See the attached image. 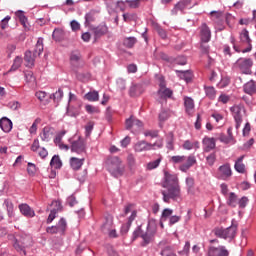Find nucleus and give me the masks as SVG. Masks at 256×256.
Masks as SVG:
<instances>
[{"label": "nucleus", "mask_w": 256, "mask_h": 256, "mask_svg": "<svg viewBox=\"0 0 256 256\" xmlns=\"http://www.w3.org/2000/svg\"><path fill=\"white\" fill-rule=\"evenodd\" d=\"M162 187L166 189L161 191L164 203H169L171 200H181V186L179 185V178L175 174L165 171Z\"/></svg>", "instance_id": "1"}, {"label": "nucleus", "mask_w": 256, "mask_h": 256, "mask_svg": "<svg viewBox=\"0 0 256 256\" xmlns=\"http://www.w3.org/2000/svg\"><path fill=\"white\" fill-rule=\"evenodd\" d=\"M106 165L113 177H121L125 173V166H123V162L117 156H109L106 160Z\"/></svg>", "instance_id": "2"}, {"label": "nucleus", "mask_w": 256, "mask_h": 256, "mask_svg": "<svg viewBox=\"0 0 256 256\" xmlns=\"http://www.w3.org/2000/svg\"><path fill=\"white\" fill-rule=\"evenodd\" d=\"M213 233L215 237L225 239V241H229V243H231L232 239H235V236L237 235V224H235V219L232 220L230 227H216L213 229Z\"/></svg>", "instance_id": "3"}, {"label": "nucleus", "mask_w": 256, "mask_h": 256, "mask_svg": "<svg viewBox=\"0 0 256 256\" xmlns=\"http://www.w3.org/2000/svg\"><path fill=\"white\" fill-rule=\"evenodd\" d=\"M44 45L43 38L40 37L37 40V43L34 48V53L31 50L25 52L24 61L26 63V67H33L35 65V58L40 57L41 53H43Z\"/></svg>", "instance_id": "4"}, {"label": "nucleus", "mask_w": 256, "mask_h": 256, "mask_svg": "<svg viewBox=\"0 0 256 256\" xmlns=\"http://www.w3.org/2000/svg\"><path fill=\"white\" fill-rule=\"evenodd\" d=\"M155 233H157V227L155 226V223L149 222L147 225L146 232L141 234V239H143L142 246L146 247V245H149L153 241V237H155Z\"/></svg>", "instance_id": "5"}, {"label": "nucleus", "mask_w": 256, "mask_h": 256, "mask_svg": "<svg viewBox=\"0 0 256 256\" xmlns=\"http://www.w3.org/2000/svg\"><path fill=\"white\" fill-rule=\"evenodd\" d=\"M78 100L77 95L69 92L68 105H67V115L70 117H77L79 115V108L77 107Z\"/></svg>", "instance_id": "6"}, {"label": "nucleus", "mask_w": 256, "mask_h": 256, "mask_svg": "<svg viewBox=\"0 0 256 256\" xmlns=\"http://www.w3.org/2000/svg\"><path fill=\"white\" fill-rule=\"evenodd\" d=\"M235 65L244 75H251L253 73L251 71V67H253V60L251 58H239Z\"/></svg>", "instance_id": "7"}, {"label": "nucleus", "mask_w": 256, "mask_h": 256, "mask_svg": "<svg viewBox=\"0 0 256 256\" xmlns=\"http://www.w3.org/2000/svg\"><path fill=\"white\" fill-rule=\"evenodd\" d=\"M8 239L10 241H14L13 247L18 251L19 253H23V255H26L25 247H27V241L31 239L29 236H26L25 238H16L13 235H8Z\"/></svg>", "instance_id": "8"}, {"label": "nucleus", "mask_w": 256, "mask_h": 256, "mask_svg": "<svg viewBox=\"0 0 256 256\" xmlns=\"http://www.w3.org/2000/svg\"><path fill=\"white\" fill-rule=\"evenodd\" d=\"M218 179L222 181H227L233 172L231 171V165L226 163L218 168Z\"/></svg>", "instance_id": "9"}, {"label": "nucleus", "mask_w": 256, "mask_h": 256, "mask_svg": "<svg viewBox=\"0 0 256 256\" xmlns=\"http://www.w3.org/2000/svg\"><path fill=\"white\" fill-rule=\"evenodd\" d=\"M208 255L212 256H229V250L223 245H220L218 247L215 246H209L208 247Z\"/></svg>", "instance_id": "10"}, {"label": "nucleus", "mask_w": 256, "mask_h": 256, "mask_svg": "<svg viewBox=\"0 0 256 256\" xmlns=\"http://www.w3.org/2000/svg\"><path fill=\"white\" fill-rule=\"evenodd\" d=\"M86 149L87 146L85 145V140L81 137H79L71 144V151L73 153H85Z\"/></svg>", "instance_id": "11"}, {"label": "nucleus", "mask_w": 256, "mask_h": 256, "mask_svg": "<svg viewBox=\"0 0 256 256\" xmlns=\"http://www.w3.org/2000/svg\"><path fill=\"white\" fill-rule=\"evenodd\" d=\"M200 39L202 43H209L211 41V29L207 26V23H203L200 26Z\"/></svg>", "instance_id": "12"}, {"label": "nucleus", "mask_w": 256, "mask_h": 256, "mask_svg": "<svg viewBox=\"0 0 256 256\" xmlns=\"http://www.w3.org/2000/svg\"><path fill=\"white\" fill-rule=\"evenodd\" d=\"M216 143H217V139L205 136L202 140L203 151L205 153H209L210 151H213V149H215L216 147Z\"/></svg>", "instance_id": "13"}, {"label": "nucleus", "mask_w": 256, "mask_h": 256, "mask_svg": "<svg viewBox=\"0 0 256 256\" xmlns=\"http://www.w3.org/2000/svg\"><path fill=\"white\" fill-rule=\"evenodd\" d=\"M70 63L74 69L83 67V59H81V53L74 51L70 54Z\"/></svg>", "instance_id": "14"}, {"label": "nucleus", "mask_w": 256, "mask_h": 256, "mask_svg": "<svg viewBox=\"0 0 256 256\" xmlns=\"http://www.w3.org/2000/svg\"><path fill=\"white\" fill-rule=\"evenodd\" d=\"M230 111H232L235 123H236V129L238 130L239 127H241V123H243V115L241 114V107L239 106H232L230 108Z\"/></svg>", "instance_id": "15"}, {"label": "nucleus", "mask_w": 256, "mask_h": 256, "mask_svg": "<svg viewBox=\"0 0 256 256\" xmlns=\"http://www.w3.org/2000/svg\"><path fill=\"white\" fill-rule=\"evenodd\" d=\"M126 129L128 131H131L132 127H136V129H141L143 127V122H141V120L130 116L128 119H126Z\"/></svg>", "instance_id": "16"}, {"label": "nucleus", "mask_w": 256, "mask_h": 256, "mask_svg": "<svg viewBox=\"0 0 256 256\" xmlns=\"http://www.w3.org/2000/svg\"><path fill=\"white\" fill-rule=\"evenodd\" d=\"M52 206L56 207L50 211V214L46 220V223L49 225L50 223H53L55 221V218L57 217V212L61 210V202L59 201H53Z\"/></svg>", "instance_id": "17"}, {"label": "nucleus", "mask_w": 256, "mask_h": 256, "mask_svg": "<svg viewBox=\"0 0 256 256\" xmlns=\"http://www.w3.org/2000/svg\"><path fill=\"white\" fill-rule=\"evenodd\" d=\"M0 128L3 133H11L13 130V121L7 117H2L0 119Z\"/></svg>", "instance_id": "18"}, {"label": "nucleus", "mask_w": 256, "mask_h": 256, "mask_svg": "<svg viewBox=\"0 0 256 256\" xmlns=\"http://www.w3.org/2000/svg\"><path fill=\"white\" fill-rule=\"evenodd\" d=\"M18 208L20 210V213H22L24 217H28V218L35 217V210L28 204H20Z\"/></svg>", "instance_id": "19"}, {"label": "nucleus", "mask_w": 256, "mask_h": 256, "mask_svg": "<svg viewBox=\"0 0 256 256\" xmlns=\"http://www.w3.org/2000/svg\"><path fill=\"white\" fill-rule=\"evenodd\" d=\"M151 147V143H148L145 140H141L134 145V151L137 153H142V151H151Z\"/></svg>", "instance_id": "20"}, {"label": "nucleus", "mask_w": 256, "mask_h": 256, "mask_svg": "<svg viewBox=\"0 0 256 256\" xmlns=\"http://www.w3.org/2000/svg\"><path fill=\"white\" fill-rule=\"evenodd\" d=\"M144 91L145 89H143V85L132 84L129 89V95L130 97H139L140 95H143Z\"/></svg>", "instance_id": "21"}, {"label": "nucleus", "mask_w": 256, "mask_h": 256, "mask_svg": "<svg viewBox=\"0 0 256 256\" xmlns=\"http://www.w3.org/2000/svg\"><path fill=\"white\" fill-rule=\"evenodd\" d=\"M52 39L56 43H62L65 40V30L63 28H55L52 33Z\"/></svg>", "instance_id": "22"}, {"label": "nucleus", "mask_w": 256, "mask_h": 256, "mask_svg": "<svg viewBox=\"0 0 256 256\" xmlns=\"http://www.w3.org/2000/svg\"><path fill=\"white\" fill-rule=\"evenodd\" d=\"M92 31L94 33L95 39H99V37H103V35H107V31H109V28H107V25L101 24L97 27L92 28Z\"/></svg>", "instance_id": "23"}, {"label": "nucleus", "mask_w": 256, "mask_h": 256, "mask_svg": "<svg viewBox=\"0 0 256 256\" xmlns=\"http://www.w3.org/2000/svg\"><path fill=\"white\" fill-rule=\"evenodd\" d=\"M195 163H197V158H195L193 155L188 156L187 162L180 166V171L187 173V171H189V169H191Z\"/></svg>", "instance_id": "24"}, {"label": "nucleus", "mask_w": 256, "mask_h": 256, "mask_svg": "<svg viewBox=\"0 0 256 256\" xmlns=\"http://www.w3.org/2000/svg\"><path fill=\"white\" fill-rule=\"evenodd\" d=\"M113 229V216L108 215L105 218V222L101 226L103 233H109Z\"/></svg>", "instance_id": "25"}, {"label": "nucleus", "mask_w": 256, "mask_h": 256, "mask_svg": "<svg viewBox=\"0 0 256 256\" xmlns=\"http://www.w3.org/2000/svg\"><path fill=\"white\" fill-rule=\"evenodd\" d=\"M83 163H85V158H82V159H79L76 157L70 158V167H72L74 171H79V169L83 167Z\"/></svg>", "instance_id": "26"}, {"label": "nucleus", "mask_w": 256, "mask_h": 256, "mask_svg": "<svg viewBox=\"0 0 256 256\" xmlns=\"http://www.w3.org/2000/svg\"><path fill=\"white\" fill-rule=\"evenodd\" d=\"M40 137L42 141L49 143V141H51V137H53V131L51 130V127L45 126L42 133H40Z\"/></svg>", "instance_id": "27"}, {"label": "nucleus", "mask_w": 256, "mask_h": 256, "mask_svg": "<svg viewBox=\"0 0 256 256\" xmlns=\"http://www.w3.org/2000/svg\"><path fill=\"white\" fill-rule=\"evenodd\" d=\"M184 107L188 115H191V113H193V109H195V102L192 100L191 97H184Z\"/></svg>", "instance_id": "28"}, {"label": "nucleus", "mask_w": 256, "mask_h": 256, "mask_svg": "<svg viewBox=\"0 0 256 256\" xmlns=\"http://www.w3.org/2000/svg\"><path fill=\"white\" fill-rule=\"evenodd\" d=\"M3 207L6 208L8 217L10 219L15 217V207L13 206V202H11V200H8V199L4 200Z\"/></svg>", "instance_id": "29"}, {"label": "nucleus", "mask_w": 256, "mask_h": 256, "mask_svg": "<svg viewBox=\"0 0 256 256\" xmlns=\"http://www.w3.org/2000/svg\"><path fill=\"white\" fill-rule=\"evenodd\" d=\"M176 73H178V77L186 81V83H189V81L193 79V72H191V70H176Z\"/></svg>", "instance_id": "30"}, {"label": "nucleus", "mask_w": 256, "mask_h": 256, "mask_svg": "<svg viewBox=\"0 0 256 256\" xmlns=\"http://www.w3.org/2000/svg\"><path fill=\"white\" fill-rule=\"evenodd\" d=\"M243 89H244V92L247 93V95H255L256 93L255 81L250 80L244 85Z\"/></svg>", "instance_id": "31"}, {"label": "nucleus", "mask_w": 256, "mask_h": 256, "mask_svg": "<svg viewBox=\"0 0 256 256\" xmlns=\"http://www.w3.org/2000/svg\"><path fill=\"white\" fill-rule=\"evenodd\" d=\"M50 167L52 169H61V167H63V161H61V157H59V155H54L52 157Z\"/></svg>", "instance_id": "32"}, {"label": "nucleus", "mask_w": 256, "mask_h": 256, "mask_svg": "<svg viewBox=\"0 0 256 256\" xmlns=\"http://www.w3.org/2000/svg\"><path fill=\"white\" fill-rule=\"evenodd\" d=\"M160 99H171L173 97V90L169 88H162L158 90Z\"/></svg>", "instance_id": "33"}, {"label": "nucleus", "mask_w": 256, "mask_h": 256, "mask_svg": "<svg viewBox=\"0 0 256 256\" xmlns=\"http://www.w3.org/2000/svg\"><path fill=\"white\" fill-rule=\"evenodd\" d=\"M204 91L206 97H208V99H211V101H213L215 97H217V90H215V87L213 86H204Z\"/></svg>", "instance_id": "34"}, {"label": "nucleus", "mask_w": 256, "mask_h": 256, "mask_svg": "<svg viewBox=\"0 0 256 256\" xmlns=\"http://www.w3.org/2000/svg\"><path fill=\"white\" fill-rule=\"evenodd\" d=\"M245 156H240L235 162L234 169L237 173H245V164H243V159Z\"/></svg>", "instance_id": "35"}, {"label": "nucleus", "mask_w": 256, "mask_h": 256, "mask_svg": "<svg viewBox=\"0 0 256 256\" xmlns=\"http://www.w3.org/2000/svg\"><path fill=\"white\" fill-rule=\"evenodd\" d=\"M239 39L241 43H245L246 45H251L252 41L249 37V31L247 29H243L239 35Z\"/></svg>", "instance_id": "36"}, {"label": "nucleus", "mask_w": 256, "mask_h": 256, "mask_svg": "<svg viewBox=\"0 0 256 256\" xmlns=\"http://www.w3.org/2000/svg\"><path fill=\"white\" fill-rule=\"evenodd\" d=\"M63 95V89L60 88L54 94L50 95V99H54V103H56V105H59V103H61V101L63 100Z\"/></svg>", "instance_id": "37"}, {"label": "nucleus", "mask_w": 256, "mask_h": 256, "mask_svg": "<svg viewBox=\"0 0 256 256\" xmlns=\"http://www.w3.org/2000/svg\"><path fill=\"white\" fill-rule=\"evenodd\" d=\"M174 141H175V136L173 135V132H169L167 134V140H166V147L169 149V151H174L175 146H174Z\"/></svg>", "instance_id": "38"}, {"label": "nucleus", "mask_w": 256, "mask_h": 256, "mask_svg": "<svg viewBox=\"0 0 256 256\" xmlns=\"http://www.w3.org/2000/svg\"><path fill=\"white\" fill-rule=\"evenodd\" d=\"M136 43H137V38H135V37H126L123 40V45L127 49H133V47H135Z\"/></svg>", "instance_id": "39"}, {"label": "nucleus", "mask_w": 256, "mask_h": 256, "mask_svg": "<svg viewBox=\"0 0 256 256\" xmlns=\"http://www.w3.org/2000/svg\"><path fill=\"white\" fill-rule=\"evenodd\" d=\"M95 21V10H90L88 13L85 15V23L84 25L86 27H89L91 23Z\"/></svg>", "instance_id": "40"}, {"label": "nucleus", "mask_w": 256, "mask_h": 256, "mask_svg": "<svg viewBox=\"0 0 256 256\" xmlns=\"http://www.w3.org/2000/svg\"><path fill=\"white\" fill-rule=\"evenodd\" d=\"M161 161H163V157L160 156L158 159L149 162L146 166V169L148 171H153V169H157V167H159V165L161 164Z\"/></svg>", "instance_id": "41"}, {"label": "nucleus", "mask_w": 256, "mask_h": 256, "mask_svg": "<svg viewBox=\"0 0 256 256\" xmlns=\"http://www.w3.org/2000/svg\"><path fill=\"white\" fill-rule=\"evenodd\" d=\"M63 137H65V131H61L60 133H58L54 139L55 145H58L60 149H65V145L61 143Z\"/></svg>", "instance_id": "42"}, {"label": "nucleus", "mask_w": 256, "mask_h": 256, "mask_svg": "<svg viewBox=\"0 0 256 256\" xmlns=\"http://www.w3.org/2000/svg\"><path fill=\"white\" fill-rule=\"evenodd\" d=\"M186 185H187V192L193 195L194 193L193 189H195V179H193L192 177H187Z\"/></svg>", "instance_id": "43"}, {"label": "nucleus", "mask_w": 256, "mask_h": 256, "mask_svg": "<svg viewBox=\"0 0 256 256\" xmlns=\"http://www.w3.org/2000/svg\"><path fill=\"white\" fill-rule=\"evenodd\" d=\"M227 205H229V207H237V194H235L234 192H231L229 194L227 199Z\"/></svg>", "instance_id": "44"}, {"label": "nucleus", "mask_w": 256, "mask_h": 256, "mask_svg": "<svg viewBox=\"0 0 256 256\" xmlns=\"http://www.w3.org/2000/svg\"><path fill=\"white\" fill-rule=\"evenodd\" d=\"M85 99H87V101H99V92L97 91H93V92H88L87 94H85Z\"/></svg>", "instance_id": "45"}, {"label": "nucleus", "mask_w": 256, "mask_h": 256, "mask_svg": "<svg viewBox=\"0 0 256 256\" xmlns=\"http://www.w3.org/2000/svg\"><path fill=\"white\" fill-rule=\"evenodd\" d=\"M187 6L182 1H179L172 9V15H177L179 11H183Z\"/></svg>", "instance_id": "46"}, {"label": "nucleus", "mask_w": 256, "mask_h": 256, "mask_svg": "<svg viewBox=\"0 0 256 256\" xmlns=\"http://www.w3.org/2000/svg\"><path fill=\"white\" fill-rule=\"evenodd\" d=\"M23 63V58H21L20 56H17L14 59L13 65L10 68V71H17V69H19V67H21V64Z\"/></svg>", "instance_id": "47"}, {"label": "nucleus", "mask_w": 256, "mask_h": 256, "mask_svg": "<svg viewBox=\"0 0 256 256\" xmlns=\"http://www.w3.org/2000/svg\"><path fill=\"white\" fill-rule=\"evenodd\" d=\"M216 161H217V155L215 154V152L211 153L206 157V163L207 165H209V167H213Z\"/></svg>", "instance_id": "48"}, {"label": "nucleus", "mask_w": 256, "mask_h": 256, "mask_svg": "<svg viewBox=\"0 0 256 256\" xmlns=\"http://www.w3.org/2000/svg\"><path fill=\"white\" fill-rule=\"evenodd\" d=\"M125 3H127L130 9H139L141 0H126Z\"/></svg>", "instance_id": "49"}, {"label": "nucleus", "mask_w": 256, "mask_h": 256, "mask_svg": "<svg viewBox=\"0 0 256 256\" xmlns=\"http://www.w3.org/2000/svg\"><path fill=\"white\" fill-rule=\"evenodd\" d=\"M15 15L16 17H18L22 25H25V23H27V16H25V12H23L22 10H18L16 11Z\"/></svg>", "instance_id": "50"}, {"label": "nucleus", "mask_w": 256, "mask_h": 256, "mask_svg": "<svg viewBox=\"0 0 256 256\" xmlns=\"http://www.w3.org/2000/svg\"><path fill=\"white\" fill-rule=\"evenodd\" d=\"M218 141H220L221 143H225V145H229V143H234L230 138L229 136L223 134V133H220L218 134Z\"/></svg>", "instance_id": "51"}, {"label": "nucleus", "mask_w": 256, "mask_h": 256, "mask_svg": "<svg viewBox=\"0 0 256 256\" xmlns=\"http://www.w3.org/2000/svg\"><path fill=\"white\" fill-rule=\"evenodd\" d=\"M27 173L30 177H35V173H37V166L31 162L28 163Z\"/></svg>", "instance_id": "52"}, {"label": "nucleus", "mask_w": 256, "mask_h": 256, "mask_svg": "<svg viewBox=\"0 0 256 256\" xmlns=\"http://www.w3.org/2000/svg\"><path fill=\"white\" fill-rule=\"evenodd\" d=\"M160 255L162 256H177V254H175L173 252V250L171 249L170 246H166L164 249L161 250Z\"/></svg>", "instance_id": "53"}, {"label": "nucleus", "mask_w": 256, "mask_h": 256, "mask_svg": "<svg viewBox=\"0 0 256 256\" xmlns=\"http://www.w3.org/2000/svg\"><path fill=\"white\" fill-rule=\"evenodd\" d=\"M57 232L61 233L62 235L65 233V219L61 218L58 224L56 225Z\"/></svg>", "instance_id": "54"}, {"label": "nucleus", "mask_w": 256, "mask_h": 256, "mask_svg": "<svg viewBox=\"0 0 256 256\" xmlns=\"http://www.w3.org/2000/svg\"><path fill=\"white\" fill-rule=\"evenodd\" d=\"M24 77L26 79V83H35V75H33V72L31 71L24 72Z\"/></svg>", "instance_id": "55"}, {"label": "nucleus", "mask_w": 256, "mask_h": 256, "mask_svg": "<svg viewBox=\"0 0 256 256\" xmlns=\"http://www.w3.org/2000/svg\"><path fill=\"white\" fill-rule=\"evenodd\" d=\"M39 123H41V119H39V118H37V119L33 122L32 126H31L30 129H29L30 135H35V133H37V125H39Z\"/></svg>", "instance_id": "56"}, {"label": "nucleus", "mask_w": 256, "mask_h": 256, "mask_svg": "<svg viewBox=\"0 0 256 256\" xmlns=\"http://www.w3.org/2000/svg\"><path fill=\"white\" fill-rule=\"evenodd\" d=\"M95 124L93 122H88V124L85 126V135L86 137H90L91 133L93 132V127Z\"/></svg>", "instance_id": "57"}, {"label": "nucleus", "mask_w": 256, "mask_h": 256, "mask_svg": "<svg viewBox=\"0 0 256 256\" xmlns=\"http://www.w3.org/2000/svg\"><path fill=\"white\" fill-rule=\"evenodd\" d=\"M248 203H249V198H247V196L242 197L238 201V205H239L240 209H245L247 207Z\"/></svg>", "instance_id": "58"}, {"label": "nucleus", "mask_w": 256, "mask_h": 256, "mask_svg": "<svg viewBox=\"0 0 256 256\" xmlns=\"http://www.w3.org/2000/svg\"><path fill=\"white\" fill-rule=\"evenodd\" d=\"M185 159H187L185 156H172L170 161L177 164L185 162Z\"/></svg>", "instance_id": "59"}, {"label": "nucleus", "mask_w": 256, "mask_h": 256, "mask_svg": "<svg viewBox=\"0 0 256 256\" xmlns=\"http://www.w3.org/2000/svg\"><path fill=\"white\" fill-rule=\"evenodd\" d=\"M156 32L158 33L159 37H161V39H167V31L162 29L161 26H156Z\"/></svg>", "instance_id": "60"}, {"label": "nucleus", "mask_w": 256, "mask_h": 256, "mask_svg": "<svg viewBox=\"0 0 256 256\" xmlns=\"http://www.w3.org/2000/svg\"><path fill=\"white\" fill-rule=\"evenodd\" d=\"M182 147L186 151H191V149L195 147V144H193V142H191L190 140H186L184 141V144L182 145Z\"/></svg>", "instance_id": "61"}, {"label": "nucleus", "mask_w": 256, "mask_h": 256, "mask_svg": "<svg viewBox=\"0 0 256 256\" xmlns=\"http://www.w3.org/2000/svg\"><path fill=\"white\" fill-rule=\"evenodd\" d=\"M169 119V111L162 110L159 114V121H167Z\"/></svg>", "instance_id": "62"}, {"label": "nucleus", "mask_w": 256, "mask_h": 256, "mask_svg": "<svg viewBox=\"0 0 256 256\" xmlns=\"http://www.w3.org/2000/svg\"><path fill=\"white\" fill-rule=\"evenodd\" d=\"M35 96L42 103H43V101H45V99H47V93L45 91H38V92H36Z\"/></svg>", "instance_id": "63"}, {"label": "nucleus", "mask_w": 256, "mask_h": 256, "mask_svg": "<svg viewBox=\"0 0 256 256\" xmlns=\"http://www.w3.org/2000/svg\"><path fill=\"white\" fill-rule=\"evenodd\" d=\"M176 65H187V58L185 56H178L175 59Z\"/></svg>", "instance_id": "64"}]
</instances>
